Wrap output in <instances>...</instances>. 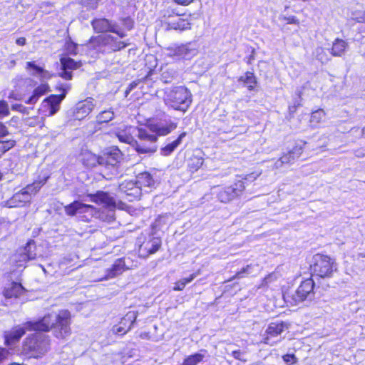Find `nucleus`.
<instances>
[{
    "instance_id": "obj_24",
    "label": "nucleus",
    "mask_w": 365,
    "mask_h": 365,
    "mask_svg": "<svg viewBox=\"0 0 365 365\" xmlns=\"http://www.w3.org/2000/svg\"><path fill=\"white\" fill-rule=\"evenodd\" d=\"M168 18H172V19L165 21V23L168 25V29L184 31L190 29V24L189 23V21L187 20L182 19L178 14H176L173 17L170 15H169Z\"/></svg>"
},
{
    "instance_id": "obj_60",
    "label": "nucleus",
    "mask_w": 365,
    "mask_h": 365,
    "mask_svg": "<svg viewBox=\"0 0 365 365\" xmlns=\"http://www.w3.org/2000/svg\"><path fill=\"white\" fill-rule=\"evenodd\" d=\"M21 108H23V106L20 104H14L12 106V109L14 110H21Z\"/></svg>"
},
{
    "instance_id": "obj_58",
    "label": "nucleus",
    "mask_w": 365,
    "mask_h": 365,
    "mask_svg": "<svg viewBox=\"0 0 365 365\" xmlns=\"http://www.w3.org/2000/svg\"><path fill=\"white\" fill-rule=\"evenodd\" d=\"M16 43L19 46H23L26 44V38L21 37L16 39Z\"/></svg>"
},
{
    "instance_id": "obj_52",
    "label": "nucleus",
    "mask_w": 365,
    "mask_h": 365,
    "mask_svg": "<svg viewBox=\"0 0 365 365\" xmlns=\"http://www.w3.org/2000/svg\"><path fill=\"white\" fill-rule=\"evenodd\" d=\"M177 4L182 6H187L190 4L194 0H173Z\"/></svg>"
},
{
    "instance_id": "obj_22",
    "label": "nucleus",
    "mask_w": 365,
    "mask_h": 365,
    "mask_svg": "<svg viewBox=\"0 0 365 365\" xmlns=\"http://www.w3.org/2000/svg\"><path fill=\"white\" fill-rule=\"evenodd\" d=\"M98 41L113 51H120L128 45V43L124 41H118L116 38L111 35L99 36Z\"/></svg>"
},
{
    "instance_id": "obj_33",
    "label": "nucleus",
    "mask_w": 365,
    "mask_h": 365,
    "mask_svg": "<svg viewBox=\"0 0 365 365\" xmlns=\"http://www.w3.org/2000/svg\"><path fill=\"white\" fill-rule=\"evenodd\" d=\"M240 81L243 82L249 90H253L257 84L256 78L254 73L250 71L246 72L244 76H242L240 78Z\"/></svg>"
},
{
    "instance_id": "obj_41",
    "label": "nucleus",
    "mask_w": 365,
    "mask_h": 365,
    "mask_svg": "<svg viewBox=\"0 0 365 365\" xmlns=\"http://www.w3.org/2000/svg\"><path fill=\"white\" fill-rule=\"evenodd\" d=\"M9 104L5 101H0V118L9 115Z\"/></svg>"
},
{
    "instance_id": "obj_51",
    "label": "nucleus",
    "mask_w": 365,
    "mask_h": 365,
    "mask_svg": "<svg viewBox=\"0 0 365 365\" xmlns=\"http://www.w3.org/2000/svg\"><path fill=\"white\" fill-rule=\"evenodd\" d=\"M7 134L8 130L6 127L2 123H0V138L4 137Z\"/></svg>"
},
{
    "instance_id": "obj_2",
    "label": "nucleus",
    "mask_w": 365,
    "mask_h": 365,
    "mask_svg": "<svg viewBox=\"0 0 365 365\" xmlns=\"http://www.w3.org/2000/svg\"><path fill=\"white\" fill-rule=\"evenodd\" d=\"M50 349L48 336L38 332L28 336L22 345V354L29 358H39Z\"/></svg>"
},
{
    "instance_id": "obj_34",
    "label": "nucleus",
    "mask_w": 365,
    "mask_h": 365,
    "mask_svg": "<svg viewBox=\"0 0 365 365\" xmlns=\"http://www.w3.org/2000/svg\"><path fill=\"white\" fill-rule=\"evenodd\" d=\"M176 71L173 68L167 67L162 69L161 73V81H163L165 83H169L173 81V80L176 76Z\"/></svg>"
},
{
    "instance_id": "obj_57",
    "label": "nucleus",
    "mask_w": 365,
    "mask_h": 365,
    "mask_svg": "<svg viewBox=\"0 0 365 365\" xmlns=\"http://www.w3.org/2000/svg\"><path fill=\"white\" fill-rule=\"evenodd\" d=\"M137 85H138V83H137L136 82H133V83H131L129 85L128 88H127V90H126V91H125L126 95H127L129 92H130V91L134 88H135Z\"/></svg>"
},
{
    "instance_id": "obj_55",
    "label": "nucleus",
    "mask_w": 365,
    "mask_h": 365,
    "mask_svg": "<svg viewBox=\"0 0 365 365\" xmlns=\"http://www.w3.org/2000/svg\"><path fill=\"white\" fill-rule=\"evenodd\" d=\"M124 25L128 30H130L133 28V21L130 19H126L124 21Z\"/></svg>"
},
{
    "instance_id": "obj_8",
    "label": "nucleus",
    "mask_w": 365,
    "mask_h": 365,
    "mask_svg": "<svg viewBox=\"0 0 365 365\" xmlns=\"http://www.w3.org/2000/svg\"><path fill=\"white\" fill-rule=\"evenodd\" d=\"M314 282L312 278H308L300 284L295 292L292 295L291 303L297 305L304 301H312L314 298Z\"/></svg>"
},
{
    "instance_id": "obj_54",
    "label": "nucleus",
    "mask_w": 365,
    "mask_h": 365,
    "mask_svg": "<svg viewBox=\"0 0 365 365\" xmlns=\"http://www.w3.org/2000/svg\"><path fill=\"white\" fill-rule=\"evenodd\" d=\"M197 276V273H193V274H190L189 277L183 278L182 279L184 280L187 284L191 282Z\"/></svg>"
},
{
    "instance_id": "obj_9",
    "label": "nucleus",
    "mask_w": 365,
    "mask_h": 365,
    "mask_svg": "<svg viewBox=\"0 0 365 365\" xmlns=\"http://www.w3.org/2000/svg\"><path fill=\"white\" fill-rule=\"evenodd\" d=\"M87 196L89 197L90 201L109 208V213L105 218L100 216L103 220L110 221L113 219L114 212L113 209L115 207V201L114 198L109 195V193L103 191H97L93 194H88Z\"/></svg>"
},
{
    "instance_id": "obj_49",
    "label": "nucleus",
    "mask_w": 365,
    "mask_h": 365,
    "mask_svg": "<svg viewBox=\"0 0 365 365\" xmlns=\"http://www.w3.org/2000/svg\"><path fill=\"white\" fill-rule=\"evenodd\" d=\"M9 354V351L5 348H0V363L6 359Z\"/></svg>"
},
{
    "instance_id": "obj_5",
    "label": "nucleus",
    "mask_w": 365,
    "mask_h": 365,
    "mask_svg": "<svg viewBox=\"0 0 365 365\" xmlns=\"http://www.w3.org/2000/svg\"><path fill=\"white\" fill-rule=\"evenodd\" d=\"M48 177H43L35 180L32 184L28 185L21 191L15 193L12 197L7 201L8 207H16L24 205L30 202L31 194H36L41 187L46 182Z\"/></svg>"
},
{
    "instance_id": "obj_42",
    "label": "nucleus",
    "mask_w": 365,
    "mask_h": 365,
    "mask_svg": "<svg viewBox=\"0 0 365 365\" xmlns=\"http://www.w3.org/2000/svg\"><path fill=\"white\" fill-rule=\"evenodd\" d=\"M77 47L78 45L71 41V39L66 43V49L69 54L76 55L77 53Z\"/></svg>"
},
{
    "instance_id": "obj_3",
    "label": "nucleus",
    "mask_w": 365,
    "mask_h": 365,
    "mask_svg": "<svg viewBox=\"0 0 365 365\" xmlns=\"http://www.w3.org/2000/svg\"><path fill=\"white\" fill-rule=\"evenodd\" d=\"M163 100L168 107L184 113L189 108L192 101L190 91L184 86L167 90Z\"/></svg>"
},
{
    "instance_id": "obj_23",
    "label": "nucleus",
    "mask_w": 365,
    "mask_h": 365,
    "mask_svg": "<svg viewBox=\"0 0 365 365\" xmlns=\"http://www.w3.org/2000/svg\"><path fill=\"white\" fill-rule=\"evenodd\" d=\"M127 269H128V267L125 264V259H118L114 262L112 267L107 269L105 279H112L119 274H121Z\"/></svg>"
},
{
    "instance_id": "obj_43",
    "label": "nucleus",
    "mask_w": 365,
    "mask_h": 365,
    "mask_svg": "<svg viewBox=\"0 0 365 365\" xmlns=\"http://www.w3.org/2000/svg\"><path fill=\"white\" fill-rule=\"evenodd\" d=\"M252 265H247L245 267L242 268L240 272H237L236 274L233 277V279H239L243 277L244 274H250V269H252Z\"/></svg>"
},
{
    "instance_id": "obj_13",
    "label": "nucleus",
    "mask_w": 365,
    "mask_h": 365,
    "mask_svg": "<svg viewBox=\"0 0 365 365\" xmlns=\"http://www.w3.org/2000/svg\"><path fill=\"white\" fill-rule=\"evenodd\" d=\"M288 329L289 324L286 322H271L265 331V334L264 335L262 341L266 344L273 346L279 340L273 341L272 339L279 336L282 332Z\"/></svg>"
},
{
    "instance_id": "obj_44",
    "label": "nucleus",
    "mask_w": 365,
    "mask_h": 365,
    "mask_svg": "<svg viewBox=\"0 0 365 365\" xmlns=\"http://www.w3.org/2000/svg\"><path fill=\"white\" fill-rule=\"evenodd\" d=\"M315 55L317 59L323 62L327 58L325 57L326 54L324 50L322 47H318L315 50Z\"/></svg>"
},
{
    "instance_id": "obj_18",
    "label": "nucleus",
    "mask_w": 365,
    "mask_h": 365,
    "mask_svg": "<svg viewBox=\"0 0 365 365\" xmlns=\"http://www.w3.org/2000/svg\"><path fill=\"white\" fill-rule=\"evenodd\" d=\"M61 68L58 76L65 80L72 78V71L77 69L81 65L80 61H76L69 57H62L60 59Z\"/></svg>"
},
{
    "instance_id": "obj_56",
    "label": "nucleus",
    "mask_w": 365,
    "mask_h": 365,
    "mask_svg": "<svg viewBox=\"0 0 365 365\" xmlns=\"http://www.w3.org/2000/svg\"><path fill=\"white\" fill-rule=\"evenodd\" d=\"M92 156H94L93 155H88V157H89V162L86 164V166L88 167H91V168H93V167H95L97 164L99 165V163L98 162H96L94 165H92V163H93V160L92 158Z\"/></svg>"
},
{
    "instance_id": "obj_36",
    "label": "nucleus",
    "mask_w": 365,
    "mask_h": 365,
    "mask_svg": "<svg viewBox=\"0 0 365 365\" xmlns=\"http://www.w3.org/2000/svg\"><path fill=\"white\" fill-rule=\"evenodd\" d=\"M203 164V158L198 155H192L188 161V168L191 172L197 171Z\"/></svg>"
},
{
    "instance_id": "obj_32",
    "label": "nucleus",
    "mask_w": 365,
    "mask_h": 365,
    "mask_svg": "<svg viewBox=\"0 0 365 365\" xmlns=\"http://www.w3.org/2000/svg\"><path fill=\"white\" fill-rule=\"evenodd\" d=\"M302 153V148L301 146H295L288 153L284 154L282 158H286L284 163L286 165H290L298 159Z\"/></svg>"
},
{
    "instance_id": "obj_62",
    "label": "nucleus",
    "mask_w": 365,
    "mask_h": 365,
    "mask_svg": "<svg viewBox=\"0 0 365 365\" xmlns=\"http://www.w3.org/2000/svg\"><path fill=\"white\" fill-rule=\"evenodd\" d=\"M1 178H2V174H1V173L0 172V180H1Z\"/></svg>"
},
{
    "instance_id": "obj_21",
    "label": "nucleus",
    "mask_w": 365,
    "mask_h": 365,
    "mask_svg": "<svg viewBox=\"0 0 365 365\" xmlns=\"http://www.w3.org/2000/svg\"><path fill=\"white\" fill-rule=\"evenodd\" d=\"M94 99L88 98L83 101H81L76 104L75 116L77 119H83L87 116L94 108Z\"/></svg>"
},
{
    "instance_id": "obj_61",
    "label": "nucleus",
    "mask_w": 365,
    "mask_h": 365,
    "mask_svg": "<svg viewBox=\"0 0 365 365\" xmlns=\"http://www.w3.org/2000/svg\"><path fill=\"white\" fill-rule=\"evenodd\" d=\"M362 136L365 137V127L362 129Z\"/></svg>"
},
{
    "instance_id": "obj_38",
    "label": "nucleus",
    "mask_w": 365,
    "mask_h": 365,
    "mask_svg": "<svg viewBox=\"0 0 365 365\" xmlns=\"http://www.w3.org/2000/svg\"><path fill=\"white\" fill-rule=\"evenodd\" d=\"M204 355L200 353H196L186 357L182 364L183 365H197L198 363L202 361Z\"/></svg>"
},
{
    "instance_id": "obj_16",
    "label": "nucleus",
    "mask_w": 365,
    "mask_h": 365,
    "mask_svg": "<svg viewBox=\"0 0 365 365\" xmlns=\"http://www.w3.org/2000/svg\"><path fill=\"white\" fill-rule=\"evenodd\" d=\"M91 24L93 29L98 33L110 31L116 34L120 38L126 36L125 33L119 29L117 25L112 24L106 19H94L92 21Z\"/></svg>"
},
{
    "instance_id": "obj_50",
    "label": "nucleus",
    "mask_w": 365,
    "mask_h": 365,
    "mask_svg": "<svg viewBox=\"0 0 365 365\" xmlns=\"http://www.w3.org/2000/svg\"><path fill=\"white\" fill-rule=\"evenodd\" d=\"M38 76L42 79H49L51 78L52 75L48 71L43 68L42 72H41Z\"/></svg>"
},
{
    "instance_id": "obj_29",
    "label": "nucleus",
    "mask_w": 365,
    "mask_h": 365,
    "mask_svg": "<svg viewBox=\"0 0 365 365\" xmlns=\"http://www.w3.org/2000/svg\"><path fill=\"white\" fill-rule=\"evenodd\" d=\"M186 135V132L180 133L176 140L168 143L160 149V154L164 156L170 155L182 143L183 138Z\"/></svg>"
},
{
    "instance_id": "obj_48",
    "label": "nucleus",
    "mask_w": 365,
    "mask_h": 365,
    "mask_svg": "<svg viewBox=\"0 0 365 365\" xmlns=\"http://www.w3.org/2000/svg\"><path fill=\"white\" fill-rule=\"evenodd\" d=\"M286 158H280L277 160L274 165V168L276 169L282 168L284 165H286L284 160H286Z\"/></svg>"
},
{
    "instance_id": "obj_4",
    "label": "nucleus",
    "mask_w": 365,
    "mask_h": 365,
    "mask_svg": "<svg viewBox=\"0 0 365 365\" xmlns=\"http://www.w3.org/2000/svg\"><path fill=\"white\" fill-rule=\"evenodd\" d=\"M135 138L133 148L138 154L150 155L157 151L158 137L146 128H134Z\"/></svg>"
},
{
    "instance_id": "obj_37",
    "label": "nucleus",
    "mask_w": 365,
    "mask_h": 365,
    "mask_svg": "<svg viewBox=\"0 0 365 365\" xmlns=\"http://www.w3.org/2000/svg\"><path fill=\"white\" fill-rule=\"evenodd\" d=\"M114 112L111 110H106L101 112L96 117L99 124L108 123L114 118Z\"/></svg>"
},
{
    "instance_id": "obj_30",
    "label": "nucleus",
    "mask_w": 365,
    "mask_h": 365,
    "mask_svg": "<svg viewBox=\"0 0 365 365\" xmlns=\"http://www.w3.org/2000/svg\"><path fill=\"white\" fill-rule=\"evenodd\" d=\"M48 91V86L47 84H41L34 90L32 95L25 101V103L31 105L35 104Z\"/></svg>"
},
{
    "instance_id": "obj_17",
    "label": "nucleus",
    "mask_w": 365,
    "mask_h": 365,
    "mask_svg": "<svg viewBox=\"0 0 365 365\" xmlns=\"http://www.w3.org/2000/svg\"><path fill=\"white\" fill-rule=\"evenodd\" d=\"M147 128L157 137L164 136L174 130L177 128V123L168 119L155 123H150Z\"/></svg>"
},
{
    "instance_id": "obj_45",
    "label": "nucleus",
    "mask_w": 365,
    "mask_h": 365,
    "mask_svg": "<svg viewBox=\"0 0 365 365\" xmlns=\"http://www.w3.org/2000/svg\"><path fill=\"white\" fill-rule=\"evenodd\" d=\"M281 19L287 21V24H299V20L294 16H282L280 17Z\"/></svg>"
},
{
    "instance_id": "obj_7",
    "label": "nucleus",
    "mask_w": 365,
    "mask_h": 365,
    "mask_svg": "<svg viewBox=\"0 0 365 365\" xmlns=\"http://www.w3.org/2000/svg\"><path fill=\"white\" fill-rule=\"evenodd\" d=\"M36 246L34 240H30L25 247L19 248L14 254L10 256L9 262L16 268L25 267L26 262L34 259L36 257Z\"/></svg>"
},
{
    "instance_id": "obj_28",
    "label": "nucleus",
    "mask_w": 365,
    "mask_h": 365,
    "mask_svg": "<svg viewBox=\"0 0 365 365\" xmlns=\"http://www.w3.org/2000/svg\"><path fill=\"white\" fill-rule=\"evenodd\" d=\"M349 47L348 43L341 38H336L332 44L330 53L334 56H342Z\"/></svg>"
},
{
    "instance_id": "obj_20",
    "label": "nucleus",
    "mask_w": 365,
    "mask_h": 365,
    "mask_svg": "<svg viewBox=\"0 0 365 365\" xmlns=\"http://www.w3.org/2000/svg\"><path fill=\"white\" fill-rule=\"evenodd\" d=\"M161 246V240L158 237H152L143 242L139 247V255L142 257H146L155 253Z\"/></svg>"
},
{
    "instance_id": "obj_35",
    "label": "nucleus",
    "mask_w": 365,
    "mask_h": 365,
    "mask_svg": "<svg viewBox=\"0 0 365 365\" xmlns=\"http://www.w3.org/2000/svg\"><path fill=\"white\" fill-rule=\"evenodd\" d=\"M325 118V112L322 109H318L312 113L310 123L312 127H317Z\"/></svg>"
},
{
    "instance_id": "obj_31",
    "label": "nucleus",
    "mask_w": 365,
    "mask_h": 365,
    "mask_svg": "<svg viewBox=\"0 0 365 365\" xmlns=\"http://www.w3.org/2000/svg\"><path fill=\"white\" fill-rule=\"evenodd\" d=\"M135 128L130 127L128 129L125 130H120L116 133V136L120 142L126 143L133 147V143H134L135 137L133 129Z\"/></svg>"
},
{
    "instance_id": "obj_39",
    "label": "nucleus",
    "mask_w": 365,
    "mask_h": 365,
    "mask_svg": "<svg viewBox=\"0 0 365 365\" xmlns=\"http://www.w3.org/2000/svg\"><path fill=\"white\" fill-rule=\"evenodd\" d=\"M26 69L27 71L32 70L33 71L31 74L33 76H38L41 72H42L43 68L36 65L34 62L28 61L26 62Z\"/></svg>"
},
{
    "instance_id": "obj_40",
    "label": "nucleus",
    "mask_w": 365,
    "mask_h": 365,
    "mask_svg": "<svg viewBox=\"0 0 365 365\" xmlns=\"http://www.w3.org/2000/svg\"><path fill=\"white\" fill-rule=\"evenodd\" d=\"M15 145V141L14 140H7V141H0V155L1 156L13 148Z\"/></svg>"
},
{
    "instance_id": "obj_12",
    "label": "nucleus",
    "mask_w": 365,
    "mask_h": 365,
    "mask_svg": "<svg viewBox=\"0 0 365 365\" xmlns=\"http://www.w3.org/2000/svg\"><path fill=\"white\" fill-rule=\"evenodd\" d=\"M123 156L122 152L118 148L113 147L105 153L103 156H92L93 160L92 165L98 162L101 165L115 167L123 160Z\"/></svg>"
},
{
    "instance_id": "obj_14",
    "label": "nucleus",
    "mask_w": 365,
    "mask_h": 365,
    "mask_svg": "<svg viewBox=\"0 0 365 365\" xmlns=\"http://www.w3.org/2000/svg\"><path fill=\"white\" fill-rule=\"evenodd\" d=\"M119 193L120 197L130 202L138 198L140 193V187L138 186L134 180H124L119 184Z\"/></svg>"
},
{
    "instance_id": "obj_10",
    "label": "nucleus",
    "mask_w": 365,
    "mask_h": 365,
    "mask_svg": "<svg viewBox=\"0 0 365 365\" xmlns=\"http://www.w3.org/2000/svg\"><path fill=\"white\" fill-rule=\"evenodd\" d=\"M71 86L69 84L62 85L59 90L61 91L60 95H51L43 100L41 106L42 108H46L48 115H53L56 114L60 108L61 102L65 98L67 92L69 91Z\"/></svg>"
},
{
    "instance_id": "obj_15",
    "label": "nucleus",
    "mask_w": 365,
    "mask_h": 365,
    "mask_svg": "<svg viewBox=\"0 0 365 365\" xmlns=\"http://www.w3.org/2000/svg\"><path fill=\"white\" fill-rule=\"evenodd\" d=\"M197 44L196 42H189L170 49V55L180 58L190 59L197 53Z\"/></svg>"
},
{
    "instance_id": "obj_27",
    "label": "nucleus",
    "mask_w": 365,
    "mask_h": 365,
    "mask_svg": "<svg viewBox=\"0 0 365 365\" xmlns=\"http://www.w3.org/2000/svg\"><path fill=\"white\" fill-rule=\"evenodd\" d=\"M23 287L20 283L12 282L4 290V296L6 299L19 297L23 292Z\"/></svg>"
},
{
    "instance_id": "obj_59",
    "label": "nucleus",
    "mask_w": 365,
    "mask_h": 365,
    "mask_svg": "<svg viewBox=\"0 0 365 365\" xmlns=\"http://www.w3.org/2000/svg\"><path fill=\"white\" fill-rule=\"evenodd\" d=\"M254 50L252 51V54L249 56V57H247V63L248 64H251L252 63V61L254 60L255 58V56H254Z\"/></svg>"
},
{
    "instance_id": "obj_1",
    "label": "nucleus",
    "mask_w": 365,
    "mask_h": 365,
    "mask_svg": "<svg viewBox=\"0 0 365 365\" xmlns=\"http://www.w3.org/2000/svg\"><path fill=\"white\" fill-rule=\"evenodd\" d=\"M26 330L48 331L51 330L53 336L59 339H66L71 334V313L68 310H61L45 315L36 322H27L24 326H17L4 334L5 343L12 346L17 343L25 334Z\"/></svg>"
},
{
    "instance_id": "obj_46",
    "label": "nucleus",
    "mask_w": 365,
    "mask_h": 365,
    "mask_svg": "<svg viewBox=\"0 0 365 365\" xmlns=\"http://www.w3.org/2000/svg\"><path fill=\"white\" fill-rule=\"evenodd\" d=\"M283 360L286 363L294 364L297 362V358L294 354H285L283 356Z\"/></svg>"
},
{
    "instance_id": "obj_6",
    "label": "nucleus",
    "mask_w": 365,
    "mask_h": 365,
    "mask_svg": "<svg viewBox=\"0 0 365 365\" xmlns=\"http://www.w3.org/2000/svg\"><path fill=\"white\" fill-rule=\"evenodd\" d=\"M311 270L312 276H317L322 278L331 277L333 272L336 270V264L330 257L317 254L313 257Z\"/></svg>"
},
{
    "instance_id": "obj_53",
    "label": "nucleus",
    "mask_w": 365,
    "mask_h": 365,
    "mask_svg": "<svg viewBox=\"0 0 365 365\" xmlns=\"http://www.w3.org/2000/svg\"><path fill=\"white\" fill-rule=\"evenodd\" d=\"M231 354L235 359H238V360H242V353L240 350L232 351Z\"/></svg>"
},
{
    "instance_id": "obj_47",
    "label": "nucleus",
    "mask_w": 365,
    "mask_h": 365,
    "mask_svg": "<svg viewBox=\"0 0 365 365\" xmlns=\"http://www.w3.org/2000/svg\"><path fill=\"white\" fill-rule=\"evenodd\" d=\"M186 286V283L185 282L184 280H182V279L179 281H178L176 283H175V285L173 288L174 290H178V291H180V290H182Z\"/></svg>"
},
{
    "instance_id": "obj_11",
    "label": "nucleus",
    "mask_w": 365,
    "mask_h": 365,
    "mask_svg": "<svg viewBox=\"0 0 365 365\" xmlns=\"http://www.w3.org/2000/svg\"><path fill=\"white\" fill-rule=\"evenodd\" d=\"M245 188L244 182L238 180L230 186L221 188L217 193V197L222 202H229L240 196Z\"/></svg>"
},
{
    "instance_id": "obj_26",
    "label": "nucleus",
    "mask_w": 365,
    "mask_h": 365,
    "mask_svg": "<svg viewBox=\"0 0 365 365\" xmlns=\"http://www.w3.org/2000/svg\"><path fill=\"white\" fill-rule=\"evenodd\" d=\"M135 182L136 185L140 187V191L142 190V187L153 188L155 185V180L148 172H143L138 174L136 176Z\"/></svg>"
},
{
    "instance_id": "obj_25",
    "label": "nucleus",
    "mask_w": 365,
    "mask_h": 365,
    "mask_svg": "<svg viewBox=\"0 0 365 365\" xmlns=\"http://www.w3.org/2000/svg\"><path fill=\"white\" fill-rule=\"evenodd\" d=\"M93 207L90 205L82 203L79 201H74L70 205L65 207V211L68 215H74L77 212H86L90 210H93Z\"/></svg>"
},
{
    "instance_id": "obj_19",
    "label": "nucleus",
    "mask_w": 365,
    "mask_h": 365,
    "mask_svg": "<svg viewBox=\"0 0 365 365\" xmlns=\"http://www.w3.org/2000/svg\"><path fill=\"white\" fill-rule=\"evenodd\" d=\"M137 318V312H128L120 320L119 324L113 326L112 331L116 334L123 335L129 331Z\"/></svg>"
}]
</instances>
